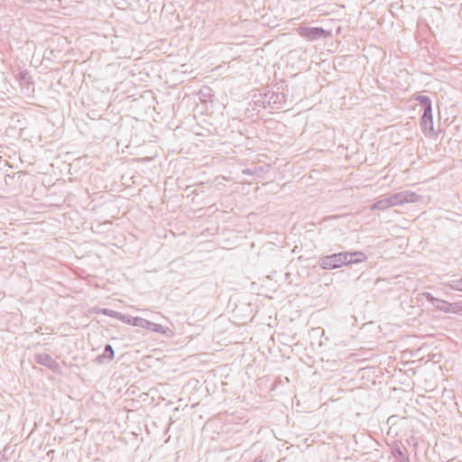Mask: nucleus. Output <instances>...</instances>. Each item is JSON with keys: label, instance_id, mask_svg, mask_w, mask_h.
Masks as SVG:
<instances>
[{"label": "nucleus", "instance_id": "17", "mask_svg": "<svg viewBox=\"0 0 462 462\" xmlns=\"http://www.w3.org/2000/svg\"><path fill=\"white\" fill-rule=\"evenodd\" d=\"M253 462H265L262 457H256Z\"/></svg>", "mask_w": 462, "mask_h": 462}, {"label": "nucleus", "instance_id": "16", "mask_svg": "<svg viewBox=\"0 0 462 462\" xmlns=\"http://www.w3.org/2000/svg\"><path fill=\"white\" fill-rule=\"evenodd\" d=\"M422 296L427 300H429L430 302H431V304L433 305L434 302L437 301V298L433 297L430 292H423L422 293Z\"/></svg>", "mask_w": 462, "mask_h": 462}, {"label": "nucleus", "instance_id": "10", "mask_svg": "<svg viewBox=\"0 0 462 462\" xmlns=\"http://www.w3.org/2000/svg\"><path fill=\"white\" fill-rule=\"evenodd\" d=\"M449 304L450 302L448 301L438 299L437 301L434 302L433 307L445 313H449Z\"/></svg>", "mask_w": 462, "mask_h": 462}, {"label": "nucleus", "instance_id": "9", "mask_svg": "<svg viewBox=\"0 0 462 462\" xmlns=\"http://www.w3.org/2000/svg\"><path fill=\"white\" fill-rule=\"evenodd\" d=\"M35 360L38 364L48 367H52L55 364L54 360L49 355H37Z\"/></svg>", "mask_w": 462, "mask_h": 462}, {"label": "nucleus", "instance_id": "6", "mask_svg": "<svg viewBox=\"0 0 462 462\" xmlns=\"http://www.w3.org/2000/svg\"><path fill=\"white\" fill-rule=\"evenodd\" d=\"M300 34L308 41H314L326 37L329 33L328 31H300Z\"/></svg>", "mask_w": 462, "mask_h": 462}, {"label": "nucleus", "instance_id": "2", "mask_svg": "<svg viewBox=\"0 0 462 462\" xmlns=\"http://www.w3.org/2000/svg\"><path fill=\"white\" fill-rule=\"evenodd\" d=\"M387 198L390 202L391 208L402 206L406 203H415L421 199L420 195L410 190L397 192Z\"/></svg>", "mask_w": 462, "mask_h": 462}, {"label": "nucleus", "instance_id": "1", "mask_svg": "<svg viewBox=\"0 0 462 462\" xmlns=\"http://www.w3.org/2000/svg\"><path fill=\"white\" fill-rule=\"evenodd\" d=\"M348 252H341L320 258L319 264L323 269H336L347 264Z\"/></svg>", "mask_w": 462, "mask_h": 462}, {"label": "nucleus", "instance_id": "13", "mask_svg": "<svg viewBox=\"0 0 462 462\" xmlns=\"http://www.w3.org/2000/svg\"><path fill=\"white\" fill-rule=\"evenodd\" d=\"M449 313L462 315V301H457L449 304Z\"/></svg>", "mask_w": 462, "mask_h": 462}, {"label": "nucleus", "instance_id": "18", "mask_svg": "<svg viewBox=\"0 0 462 462\" xmlns=\"http://www.w3.org/2000/svg\"><path fill=\"white\" fill-rule=\"evenodd\" d=\"M243 172L245 173V174H252L253 173V171L251 170H249V169L244 170Z\"/></svg>", "mask_w": 462, "mask_h": 462}, {"label": "nucleus", "instance_id": "3", "mask_svg": "<svg viewBox=\"0 0 462 462\" xmlns=\"http://www.w3.org/2000/svg\"><path fill=\"white\" fill-rule=\"evenodd\" d=\"M94 311L96 313H102L104 315H106V316H109V317H112V318L122 319L124 322L132 324L134 326H143L142 323H143V320L142 319L133 318V317H130V316H125L122 313L117 312V311L113 310H109V309H97V310H94Z\"/></svg>", "mask_w": 462, "mask_h": 462}, {"label": "nucleus", "instance_id": "12", "mask_svg": "<svg viewBox=\"0 0 462 462\" xmlns=\"http://www.w3.org/2000/svg\"><path fill=\"white\" fill-rule=\"evenodd\" d=\"M415 99L420 104L421 110L428 108V106H431V101L427 96L419 95Z\"/></svg>", "mask_w": 462, "mask_h": 462}, {"label": "nucleus", "instance_id": "7", "mask_svg": "<svg viewBox=\"0 0 462 462\" xmlns=\"http://www.w3.org/2000/svg\"><path fill=\"white\" fill-rule=\"evenodd\" d=\"M366 255L365 253L356 251V252H349L347 257V264L348 263H363L366 260Z\"/></svg>", "mask_w": 462, "mask_h": 462}, {"label": "nucleus", "instance_id": "15", "mask_svg": "<svg viewBox=\"0 0 462 462\" xmlns=\"http://www.w3.org/2000/svg\"><path fill=\"white\" fill-rule=\"evenodd\" d=\"M104 355L108 356L109 359L114 358V350L110 345H106L104 349Z\"/></svg>", "mask_w": 462, "mask_h": 462}, {"label": "nucleus", "instance_id": "14", "mask_svg": "<svg viewBox=\"0 0 462 462\" xmlns=\"http://www.w3.org/2000/svg\"><path fill=\"white\" fill-rule=\"evenodd\" d=\"M443 284L448 286L452 290L462 291V280L451 281Z\"/></svg>", "mask_w": 462, "mask_h": 462}, {"label": "nucleus", "instance_id": "8", "mask_svg": "<svg viewBox=\"0 0 462 462\" xmlns=\"http://www.w3.org/2000/svg\"><path fill=\"white\" fill-rule=\"evenodd\" d=\"M390 208L391 205L387 197L377 200L371 206V209L373 210H386Z\"/></svg>", "mask_w": 462, "mask_h": 462}, {"label": "nucleus", "instance_id": "4", "mask_svg": "<svg viewBox=\"0 0 462 462\" xmlns=\"http://www.w3.org/2000/svg\"><path fill=\"white\" fill-rule=\"evenodd\" d=\"M148 330L160 333L166 337H172L174 335L173 331L170 328L146 320V331Z\"/></svg>", "mask_w": 462, "mask_h": 462}, {"label": "nucleus", "instance_id": "11", "mask_svg": "<svg viewBox=\"0 0 462 462\" xmlns=\"http://www.w3.org/2000/svg\"><path fill=\"white\" fill-rule=\"evenodd\" d=\"M199 96L201 101L206 102L213 96L212 89L208 87H203L199 89Z\"/></svg>", "mask_w": 462, "mask_h": 462}, {"label": "nucleus", "instance_id": "5", "mask_svg": "<svg viewBox=\"0 0 462 462\" xmlns=\"http://www.w3.org/2000/svg\"><path fill=\"white\" fill-rule=\"evenodd\" d=\"M423 115L421 117V124L425 130H428L430 133H433V120H432V108L431 106H428V108L422 109Z\"/></svg>", "mask_w": 462, "mask_h": 462}]
</instances>
